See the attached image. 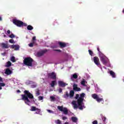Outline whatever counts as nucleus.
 Wrapping results in <instances>:
<instances>
[{"mask_svg":"<svg viewBox=\"0 0 124 124\" xmlns=\"http://www.w3.org/2000/svg\"><path fill=\"white\" fill-rule=\"evenodd\" d=\"M82 104H83V103H80V105L78 104V106H79L78 108L79 110H83V106H82Z\"/></svg>","mask_w":124,"mask_h":124,"instance_id":"obj_26","label":"nucleus"},{"mask_svg":"<svg viewBox=\"0 0 124 124\" xmlns=\"http://www.w3.org/2000/svg\"><path fill=\"white\" fill-rule=\"evenodd\" d=\"M36 111H37L36 112V114H39V113H40L41 112V109L38 108H37V109H36Z\"/></svg>","mask_w":124,"mask_h":124,"instance_id":"obj_33","label":"nucleus"},{"mask_svg":"<svg viewBox=\"0 0 124 124\" xmlns=\"http://www.w3.org/2000/svg\"><path fill=\"white\" fill-rule=\"evenodd\" d=\"M1 45L2 46V48H3L4 49H8L9 48L8 45L5 43H3L1 44Z\"/></svg>","mask_w":124,"mask_h":124,"instance_id":"obj_18","label":"nucleus"},{"mask_svg":"<svg viewBox=\"0 0 124 124\" xmlns=\"http://www.w3.org/2000/svg\"><path fill=\"white\" fill-rule=\"evenodd\" d=\"M57 80H52L51 81V83L50 84V86L52 88H54L55 85H57Z\"/></svg>","mask_w":124,"mask_h":124,"instance_id":"obj_16","label":"nucleus"},{"mask_svg":"<svg viewBox=\"0 0 124 124\" xmlns=\"http://www.w3.org/2000/svg\"><path fill=\"white\" fill-rule=\"evenodd\" d=\"M92 97L94 99H95L97 102H101V101H104V99L102 95H97L96 93H94L92 95Z\"/></svg>","mask_w":124,"mask_h":124,"instance_id":"obj_6","label":"nucleus"},{"mask_svg":"<svg viewBox=\"0 0 124 124\" xmlns=\"http://www.w3.org/2000/svg\"><path fill=\"white\" fill-rule=\"evenodd\" d=\"M33 88H35V86H34V87H33Z\"/></svg>","mask_w":124,"mask_h":124,"instance_id":"obj_58","label":"nucleus"},{"mask_svg":"<svg viewBox=\"0 0 124 124\" xmlns=\"http://www.w3.org/2000/svg\"><path fill=\"white\" fill-rule=\"evenodd\" d=\"M16 46V45H12L11 46V48L12 49H15Z\"/></svg>","mask_w":124,"mask_h":124,"instance_id":"obj_48","label":"nucleus"},{"mask_svg":"<svg viewBox=\"0 0 124 124\" xmlns=\"http://www.w3.org/2000/svg\"><path fill=\"white\" fill-rule=\"evenodd\" d=\"M122 12L124 14V9L123 10Z\"/></svg>","mask_w":124,"mask_h":124,"instance_id":"obj_57","label":"nucleus"},{"mask_svg":"<svg viewBox=\"0 0 124 124\" xmlns=\"http://www.w3.org/2000/svg\"><path fill=\"white\" fill-rule=\"evenodd\" d=\"M97 50L99 52V56H100V53L102 52H100V50H99V47H97Z\"/></svg>","mask_w":124,"mask_h":124,"instance_id":"obj_46","label":"nucleus"},{"mask_svg":"<svg viewBox=\"0 0 124 124\" xmlns=\"http://www.w3.org/2000/svg\"><path fill=\"white\" fill-rule=\"evenodd\" d=\"M24 94L21 95L22 99L25 101V103H26V104L30 105L29 103H31V102L30 99H33V95L27 90H25L24 91Z\"/></svg>","mask_w":124,"mask_h":124,"instance_id":"obj_1","label":"nucleus"},{"mask_svg":"<svg viewBox=\"0 0 124 124\" xmlns=\"http://www.w3.org/2000/svg\"><path fill=\"white\" fill-rule=\"evenodd\" d=\"M9 37L13 39L15 38V35H14L13 33H12L9 36Z\"/></svg>","mask_w":124,"mask_h":124,"instance_id":"obj_32","label":"nucleus"},{"mask_svg":"<svg viewBox=\"0 0 124 124\" xmlns=\"http://www.w3.org/2000/svg\"><path fill=\"white\" fill-rule=\"evenodd\" d=\"M9 42H10V43H12L13 44L14 43V40H13V39H10L9 40Z\"/></svg>","mask_w":124,"mask_h":124,"instance_id":"obj_37","label":"nucleus"},{"mask_svg":"<svg viewBox=\"0 0 124 124\" xmlns=\"http://www.w3.org/2000/svg\"><path fill=\"white\" fill-rule=\"evenodd\" d=\"M5 74L6 75H10L11 74H12V71L9 69V68H7L5 70Z\"/></svg>","mask_w":124,"mask_h":124,"instance_id":"obj_15","label":"nucleus"},{"mask_svg":"<svg viewBox=\"0 0 124 124\" xmlns=\"http://www.w3.org/2000/svg\"><path fill=\"white\" fill-rule=\"evenodd\" d=\"M100 116H101V118L103 122V123L104 124H107V118H106V117L104 116L103 114H101Z\"/></svg>","mask_w":124,"mask_h":124,"instance_id":"obj_13","label":"nucleus"},{"mask_svg":"<svg viewBox=\"0 0 124 124\" xmlns=\"http://www.w3.org/2000/svg\"><path fill=\"white\" fill-rule=\"evenodd\" d=\"M47 111L48 113H52V114L54 113V111H53V110H50V109H47Z\"/></svg>","mask_w":124,"mask_h":124,"instance_id":"obj_41","label":"nucleus"},{"mask_svg":"<svg viewBox=\"0 0 124 124\" xmlns=\"http://www.w3.org/2000/svg\"><path fill=\"white\" fill-rule=\"evenodd\" d=\"M46 52H48V50L47 49H45L41 51V52H38L37 55L39 57H41L42 56H43L45 53H46Z\"/></svg>","mask_w":124,"mask_h":124,"instance_id":"obj_14","label":"nucleus"},{"mask_svg":"<svg viewBox=\"0 0 124 124\" xmlns=\"http://www.w3.org/2000/svg\"><path fill=\"white\" fill-rule=\"evenodd\" d=\"M20 49V46L19 45H16L15 50L18 51Z\"/></svg>","mask_w":124,"mask_h":124,"instance_id":"obj_31","label":"nucleus"},{"mask_svg":"<svg viewBox=\"0 0 124 124\" xmlns=\"http://www.w3.org/2000/svg\"><path fill=\"white\" fill-rule=\"evenodd\" d=\"M75 92H81V88L78 87L75 90Z\"/></svg>","mask_w":124,"mask_h":124,"instance_id":"obj_35","label":"nucleus"},{"mask_svg":"<svg viewBox=\"0 0 124 124\" xmlns=\"http://www.w3.org/2000/svg\"><path fill=\"white\" fill-rule=\"evenodd\" d=\"M57 108L59 111H61V112H63L65 115H67V114H68V110L67 109V108H63V106H58Z\"/></svg>","mask_w":124,"mask_h":124,"instance_id":"obj_7","label":"nucleus"},{"mask_svg":"<svg viewBox=\"0 0 124 124\" xmlns=\"http://www.w3.org/2000/svg\"><path fill=\"white\" fill-rule=\"evenodd\" d=\"M58 45H59L60 48H65L67 46V44L62 42H58Z\"/></svg>","mask_w":124,"mask_h":124,"instance_id":"obj_11","label":"nucleus"},{"mask_svg":"<svg viewBox=\"0 0 124 124\" xmlns=\"http://www.w3.org/2000/svg\"><path fill=\"white\" fill-rule=\"evenodd\" d=\"M100 60L104 65H107L110 62L109 59L102 53H100Z\"/></svg>","mask_w":124,"mask_h":124,"instance_id":"obj_3","label":"nucleus"},{"mask_svg":"<svg viewBox=\"0 0 124 124\" xmlns=\"http://www.w3.org/2000/svg\"><path fill=\"white\" fill-rule=\"evenodd\" d=\"M72 104L73 105L74 109H77L78 108V105L76 104V101H73Z\"/></svg>","mask_w":124,"mask_h":124,"instance_id":"obj_17","label":"nucleus"},{"mask_svg":"<svg viewBox=\"0 0 124 124\" xmlns=\"http://www.w3.org/2000/svg\"><path fill=\"white\" fill-rule=\"evenodd\" d=\"M58 91H59V93H60L62 92V88H59Z\"/></svg>","mask_w":124,"mask_h":124,"instance_id":"obj_47","label":"nucleus"},{"mask_svg":"<svg viewBox=\"0 0 124 124\" xmlns=\"http://www.w3.org/2000/svg\"><path fill=\"white\" fill-rule=\"evenodd\" d=\"M36 40V37L34 36L32 38V42H33L34 41H35Z\"/></svg>","mask_w":124,"mask_h":124,"instance_id":"obj_36","label":"nucleus"},{"mask_svg":"<svg viewBox=\"0 0 124 124\" xmlns=\"http://www.w3.org/2000/svg\"><path fill=\"white\" fill-rule=\"evenodd\" d=\"M58 84L59 85L60 87H62L63 88H64L65 86H67L68 84L64 83L63 81H58Z\"/></svg>","mask_w":124,"mask_h":124,"instance_id":"obj_12","label":"nucleus"},{"mask_svg":"<svg viewBox=\"0 0 124 124\" xmlns=\"http://www.w3.org/2000/svg\"><path fill=\"white\" fill-rule=\"evenodd\" d=\"M2 19L1 18V17H0V21H1Z\"/></svg>","mask_w":124,"mask_h":124,"instance_id":"obj_54","label":"nucleus"},{"mask_svg":"<svg viewBox=\"0 0 124 124\" xmlns=\"http://www.w3.org/2000/svg\"><path fill=\"white\" fill-rule=\"evenodd\" d=\"M12 63L11 62L9 61L7 62V64L6 65V67H10V66L11 65Z\"/></svg>","mask_w":124,"mask_h":124,"instance_id":"obj_25","label":"nucleus"},{"mask_svg":"<svg viewBox=\"0 0 124 124\" xmlns=\"http://www.w3.org/2000/svg\"><path fill=\"white\" fill-rule=\"evenodd\" d=\"M64 124H68V122H65Z\"/></svg>","mask_w":124,"mask_h":124,"instance_id":"obj_56","label":"nucleus"},{"mask_svg":"<svg viewBox=\"0 0 124 124\" xmlns=\"http://www.w3.org/2000/svg\"><path fill=\"white\" fill-rule=\"evenodd\" d=\"M93 61L97 66H99V65H100V63L99 62V58L98 57L95 56L93 58Z\"/></svg>","mask_w":124,"mask_h":124,"instance_id":"obj_10","label":"nucleus"},{"mask_svg":"<svg viewBox=\"0 0 124 124\" xmlns=\"http://www.w3.org/2000/svg\"><path fill=\"white\" fill-rule=\"evenodd\" d=\"M36 107L32 106L31 107V111H36Z\"/></svg>","mask_w":124,"mask_h":124,"instance_id":"obj_28","label":"nucleus"},{"mask_svg":"<svg viewBox=\"0 0 124 124\" xmlns=\"http://www.w3.org/2000/svg\"><path fill=\"white\" fill-rule=\"evenodd\" d=\"M85 95H86V94H85V93H82L80 94V97L78 99V104H79V105H81V103H83Z\"/></svg>","mask_w":124,"mask_h":124,"instance_id":"obj_8","label":"nucleus"},{"mask_svg":"<svg viewBox=\"0 0 124 124\" xmlns=\"http://www.w3.org/2000/svg\"><path fill=\"white\" fill-rule=\"evenodd\" d=\"M88 51L90 55H91V56H93V51L90 49L88 50Z\"/></svg>","mask_w":124,"mask_h":124,"instance_id":"obj_43","label":"nucleus"},{"mask_svg":"<svg viewBox=\"0 0 124 124\" xmlns=\"http://www.w3.org/2000/svg\"><path fill=\"white\" fill-rule=\"evenodd\" d=\"M34 45H37V44L35 43V41L32 42V43L29 44V47H33Z\"/></svg>","mask_w":124,"mask_h":124,"instance_id":"obj_21","label":"nucleus"},{"mask_svg":"<svg viewBox=\"0 0 124 124\" xmlns=\"http://www.w3.org/2000/svg\"><path fill=\"white\" fill-rule=\"evenodd\" d=\"M40 95V90L39 89H37L36 90V96H38V95Z\"/></svg>","mask_w":124,"mask_h":124,"instance_id":"obj_24","label":"nucleus"},{"mask_svg":"<svg viewBox=\"0 0 124 124\" xmlns=\"http://www.w3.org/2000/svg\"><path fill=\"white\" fill-rule=\"evenodd\" d=\"M28 31H32L33 30V27L31 25H28L27 27Z\"/></svg>","mask_w":124,"mask_h":124,"instance_id":"obj_23","label":"nucleus"},{"mask_svg":"<svg viewBox=\"0 0 124 124\" xmlns=\"http://www.w3.org/2000/svg\"><path fill=\"white\" fill-rule=\"evenodd\" d=\"M109 73L111 76H112V78H116V75L115 74V72H114L113 71H110Z\"/></svg>","mask_w":124,"mask_h":124,"instance_id":"obj_20","label":"nucleus"},{"mask_svg":"<svg viewBox=\"0 0 124 124\" xmlns=\"http://www.w3.org/2000/svg\"><path fill=\"white\" fill-rule=\"evenodd\" d=\"M7 33L8 34H10V33H11V31H10V30H8L7 31Z\"/></svg>","mask_w":124,"mask_h":124,"instance_id":"obj_50","label":"nucleus"},{"mask_svg":"<svg viewBox=\"0 0 124 124\" xmlns=\"http://www.w3.org/2000/svg\"><path fill=\"white\" fill-rule=\"evenodd\" d=\"M50 98L51 101H55V100H56V98H55V97H54V96H50Z\"/></svg>","mask_w":124,"mask_h":124,"instance_id":"obj_34","label":"nucleus"},{"mask_svg":"<svg viewBox=\"0 0 124 124\" xmlns=\"http://www.w3.org/2000/svg\"><path fill=\"white\" fill-rule=\"evenodd\" d=\"M79 94H77L75 97V99H79Z\"/></svg>","mask_w":124,"mask_h":124,"instance_id":"obj_38","label":"nucleus"},{"mask_svg":"<svg viewBox=\"0 0 124 124\" xmlns=\"http://www.w3.org/2000/svg\"><path fill=\"white\" fill-rule=\"evenodd\" d=\"M0 82H3V81L2 80V78L0 77Z\"/></svg>","mask_w":124,"mask_h":124,"instance_id":"obj_51","label":"nucleus"},{"mask_svg":"<svg viewBox=\"0 0 124 124\" xmlns=\"http://www.w3.org/2000/svg\"><path fill=\"white\" fill-rule=\"evenodd\" d=\"M71 120L73 123H76L78 121V118L76 117L73 116L71 118Z\"/></svg>","mask_w":124,"mask_h":124,"instance_id":"obj_19","label":"nucleus"},{"mask_svg":"<svg viewBox=\"0 0 124 124\" xmlns=\"http://www.w3.org/2000/svg\"><path fill=\"white\" fill-rule=\"evenodd\" d=\"M56 23H57L56 21H55V22H54V23H53V25H54V26H55V25H56Z\"/></svg>","mask_w":124,"mask_h":124,"instance_id":"obj_53","label":"nucleus"},{"mask_svg":"<svg viewBox=\"0 0 124 124\" xmlns=\"http://www.w3.org/2000/svg\"><path fill=\"white\" fill-rule=\"evenodd\" d=\"M51 48L52 49H54L55 48H58V46H51Z\"/></svg>","mask_w":124,"mask_h":124,"instance_id":"obj_44","label":"nucleus"},{"mask_svg":"<svg viewBox=\"0 0 124 124\" xmlns=\"http://www.w3.org/2000/svg\"><path fill=\"white\" fill-rule=\"evenodd\" d=\"M62 120L64 121V120H67V117L63 116L62 117Z\"/></svg>","mask_w":124,"mask_h":124,"instance_id":"obj_49","label":"nucleus"},{"mask_svg":"<svg viewBox=\"0 0 124 124\" xmlns=\"http://www.w3.org/2000/svg\"><path fill=\"white\" fill-rule=\"evenodd\" d=\"M73 90L70 91L69 93L68 91H66L64 93V94L62 95V97L63 98H65V99H72L73 97H74V94L75 93V92H74V91L76 90L78 88V85L76 84H74L73 85Z\"/></svg>","mask_w":124,"mask_h":124,"instance_id":"obj_2","label":"nucleus"},{"mask_svg":"<svg viewBox=\"0 0 124 124\" xmlns=\"http://www.w3.org/2000/svg\"><path fill=\"white\" fill-rule=\"evenodd\" d=\"M13 24L16 25V26H17V27H19V28L23 26L27 27V26H28V24H27V23H23V21L16 19H13Z\"/></svg>","mask_w":124,"mask_h":124,"instance_id":"obj_4","label":"nucleus"},{"mask_svg":"<svg viewBox=\"0 0 124 124\" xmlns=\"http://www.w3.org/2000/svg\"><path fill=\"white\" fill-rule=\"evenodd\" d=\"M0 90H2V88L0 86Z\"/></svg>","mask_w":124,"mask_h":124,"instance_id":"obj_55","label":"nucleus"},{"mask_svg":"<svg viewBox=\"0 0 124 124\" xmlns=\"http://www.w3.org/2000/svg\"><path fill=\"white\" fill-rule=\"evenodd\" d=\"M93 124H98L97 121L94 120L93 122Z\"/></svg>","mask_w":124,"mask_h":124,"instance_id":"obj_45","label":"nucleus"},{"mask_svg":"<svg viewBox=\"0 0 124 124\" xmlns=\"http://www.w3.org/2000/svg\"><path fill=\"white\" fill-rule=\"evenodd\" d=\"M5 86V84L3 83H0V86L1 87H4Z\"/></svg>","mask_w":124,"mask_h":124,"instance_id":"obj_39","label":"nucleus"},{"mask_svg":"<svg viewBox=\"0 0 124 124\" xmlns=\"http://www.w3.org/2000/svg\"><path fill=\"white\" fill-rule=\"evenodd\" d=\"M39 100H43V96H39L38 97Z\"/></svg>","mask_w":124,"mask_h":124,"instance_id":"obj_40","label":"nucleus"},{"mask_svg":"<svg viewBox=\"0 0 124 124\" xmlns=\"http://www.w3.org/2000/svg\"><path fill=\"white\" fill-rule=\"evenodd\" d=\"M4 53H2V55H4Z\"/></svg>","mask_w":124,"mask_h":124,"instance_id":"obj_59","label":"nucleus"},{"mask_svg":"<svg viewBox=\"0 0 124 124\" xmlns=\"http://www.w3.org/2000/svg\"><path fill=\"white\" fill-rule=\"evenodd\" d=\"M11 62H15L16 61H15V57L14 56H12L11 58Z\"/></svg>","mask_w":124,"mask_h":124,"instance_id":"obj_29","label":"nucleus"},{"mask_svg":"<svg viewBox=\"0 0 124 124\" xmlns=\"http://www.w3.org/2000/svg\"><path fill=\"white\" fill-rule=\"evenodd\" d=\"M73 78H74V79H77V78H78V75H77V74H74L73 75Z\"/></svg>","mask_w":124,"mask_h":124,"instance_id":"obj_27","label":"nucleus"},{"mask_svg":"<svg viewBox=\"0 0 124 124\" xmlns=\"http://www.w3.org/2000/svg\"><path fill=\"white\" fill-rule=\"evenodd\" d=\"M86 80L85 79H83L81 81L80 84L84 87H86Z\"/></svg>","mask_w":124,"mask_h":124,"instance_id":"obj_22","label":"nucleus"},{"mask_svg":"<svg viewBox=\"0 0 124 124\" xmlns=\"http://www.w3.org/2000/svg\"><path fill=\"white\" fill-rule=\"evenodd\" d=\"M48 77L52 79L53 80H56L57 79V74L55 72L49 73L48 74Z\"/></svg>","mask_w":124,"mask_h":124,"instance_id":"obj_9","label":"nucleus"},{"mask_svg":"<svg viewBox=\"0 0 124 124\" xmlns=\"http://www.w3.org/2000/svg\"><path fill=\"white\" fill-rule=\"evenodd\" d=\"M32 62H33V59L31 57H26L23 60L24 64L27 66H32Z\"/></svg>","mask_w":124,"mask_h":124,"instance_id":"obj_5","label":"nucleus"},{"mask_svg":"<svg viewBox=\"0 0 124 124\" xmlns=\"http://www.w3.org/2000/svg\"><path fill=\"white\" fill-rule=\"evenodd\" d=\"M16 93H21V91L17 90H16Z\"/></svg>","mask_w":124,"mask_h":124,"instance_id":"obj_52","label":"nucleus"},{"mask_svg":"<svg viewBox=\"0 0 124 124\" xmlns=\"http://www.w3.org/2000/svg\"><path fill=\"white\" fill-rule=\"evenodd\" d=\"M55 123L57 124H62V121H61L59 119L56 120Z\"/></svg>","mask_w":124,"mask_h":124,"instance_id":"obj_30","label":"nucleus"},{"mask_svg":"<svg viewBox=\"0 0 124 124\" xmlns=\"http://www.w3.org/2000/svg\"><path fill=\"white\" fill-rule=\"evenodd\" d=\"M53 51L54 52H59L60 53H61V52H62V50H61L60 49H53Z\"/></svg>","mask_w":124,"mask_h":124,"instance_id":"obj_42","label":"nucleus"}]
</instances>
